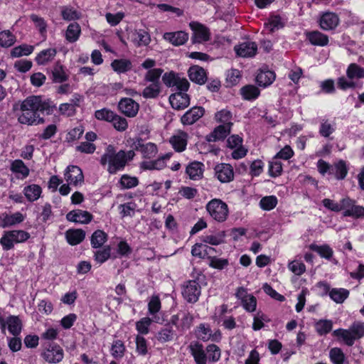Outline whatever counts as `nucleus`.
Masks as SVG:
<instances>
[{
  "mask_svg": "<svg viewBox=\"0 0 364 364\" xmlns=\"http://www.w3.org/2000/svg\"><path fill=\"white\" fill-rule=\"evenodd\" d=\"M215 119L217 122L223 124H232L230 120L232 119V113L227 109H223L218 112L215 115Z\"/></svg>",
  "mask_w": 364,
  "mask_h": 364,
  "instance_id": "0e129e2a",
  "label": "nucleus"
},
{
  "mask_svg": "<svg viewBox=\"0 0 364 364\" xmlns=\"http://www.w3.org/2000/svg\"><path fill=\"white\" fill-rule=\"evenodd\" d=\"M162 82L167 87H176V91H188L190 83L186 77L171 70L162 75Z\"/></svg>",
  "mask_w": 364,
  "mask_h": 364,
  "instance_id": "423d86ee",
  "label": "nucleus"
},
{
  "mask_svg": "<svg viewBox=\"0 0 364 364\" xmlns=\"http://www.w3.org/2000/svg\"><path fill=\"white\" fill-rule=\"evenodd\" d=\"M68 242L71 245L80 244L85 237V232L81 229L68 230L66 233Z\"/></svg>",
  "mask_w": 364,
  "mask_h": 364,
  "instance_id": "72a5a7b5",
  "label": "nucleus"
},
{
  "mask_svg": "<svg viewBox=\"0 0 364 364\" xmlns=\"http://www.w3.org/2000/svg\"><path fill=\"white\" fill-rule=\"evenodd\" d=\"M56 53L57 50L55 48L45 49L38 53L35 60L38 65H46L54 58Z\"/></svg>",
  "mask_w": 364,
  "mask_h": 364,
  "instance_id": "c9c22d12",
  "label": "nucleus"
},
{
  "mask_svg": "<svg viewBox=\"0 0 364 364\" xmlns=\"http://www.w3.org/2000/svg\"><path fill=\"white\" fill-rule=\"evenodd\" d=\"M235 53L242 58H252L257 52V45L253 41H246L235 47Z\"/></svg>",
  "mask_w": 364,
  "mask_h": 364,
  "instance_id": "4468645a",
  "label": "nucleus"
},
{
  "mask_svg": "<svg viewBox=\"0 0 364 364\" xmlns=\"http://www.w3.org/2000/svg\"><path fill=\"white\" fill-rule=\"evenodd\" d=\"M115 113L112 110L106 108L98 109L95 111V117L98 120L106 121L111 122L114 119Z\"/></svg>",
  "mask_w": 364,
  "mask_h": 364,
  "instance_id": "864d4df0",
  "label": "nucleus"
},
{
  "mask_svg": "<svg viewBox=\"0 0 364 364\" xmlns=\"http://www.w3.org/2000/svg\"><path fill=\"white\" fill-rule=\"evenodd\" d=\"M114 119L111 122L115 129L119 132H124L128 127V123L125 118L115 114Z\"/></svg>",
  "mask_w": 364,
  "mask_h": 364,
  "instance_id": "680f3d73",
  "label": "nucleus"
},
{
  "mask_svg": "<svg viewBox=\"0 0 364 364\" xmlns=\"http://www.w3.org/2000/svg\"><path fill=\"white\" fill-rule=\"evenodd\" d=\"M118 107L124 114L129 117H135L139 111L138 103L131 98L122 99L118 104Z\"/></svg>",
  "mask_w": 364,
  "mask_h": 364,
  "instance_id": "dca6fc26",
  "label": "nucleus"
},
{
  "mask_svg": "<svg viewBox=\"0 0 364 364\" xmlns=\"http://www.w3.org/2000/svg\"><path fill=\"white\" fill-rule=\"evenodd\" d=\"M190 26L198 38H200L203 41L209 40V30L204 25L198 22H191L190 23Z\"/></svg>",
  "mask_w": 364,
  "mask_h": 364,
  "instance_id": "58836bf2",
  "label": "nucleus"
},
{
  "mask_svg": "<svg viewBox=\"0 0 364 364\" xmlns=\"http://www.w3.org/2000/svg\"><path fill=\"white\" fill-rule=\"evenodd\" d=\"M282 172V164L281 161L275 159L269 161V173L272 177H277L281 175Z\"/></svg>",
  "mask_w": 364,
  "mask_h": 364,
  "instance_id": "e2e57ef3",
  "label": "nucleus"
},
{
  "mask_svg": "<svg viewBox=\"0 0 364 364\" xmlns=\"http://www.w3.org/2000/svg\"><path fill=\"white\" fill-rule=\"evenodd\" d=\"M34 47L28 44H21L14 47L11 50V56L12 58H20L23 55H29L33 52Z\"/></svg>",
  "mask_w": 364,
  "mask_h": 364,
  "instance_id": "a19ab883",
  "label": "nucleus"
},
{
  "mask_svg": "<svg viewBox=\"0 0 364 364\" xmlns=\"http://www.w3.org/2000/svg\"><path fill=\"white\" fill-rule=\"evenodd\" d=\"M215 176L221 183H228L234 178V171L229 164H217L214 168Z\"/></svg>",
  "mask_w": 364,
  "mask_h": 364,
  "instance_id": "f8f14e48",
  "label": "nucleus"
},
{
  "mask_svg": "<svg viewBox=\"0 0 364 364\" xmlns=\"http://www.w3.org/2000/svg\"><path fill=\"white\" fill-rule=\"evenodd\" d=\"M30 18L34 23L36 27L38 28L40 33L45 36L47 31V23L44 18L34 14L30 16Z\"/></svg>",
  "mask_w": 364,
  "mask_h": 364,
  "instance_id": "4d7b16f0",
  "label": "nucleus"
},
{
  "mask_svg": "<svg viewBox=\"0 0 364 364\" xmlns=\"http://www.w3.org/2000/svg\"><path fill=\"white\" fill-rule=\"evenodd\" d=\"M55 108V105L50 100H43L41 96H31L21 103L16 113L18 122L28 126L43 124L44 119L39 117L38 112L50 114Z\"/></svg>",
  "mask_w": 364,
  "mask_h": 364,
  "instance_id": "f257e3e1",
  "label": "nucleus"
},
{
  "mask_svg": "<svg viewBox=\"0 0 364 364\" xmlns=\"http://www.w3.org/2000/svg\"><path fill=\"white\" fill-rule=\"evenodd\" d=\"M139 181L136 177H131L127 175H123L120 179V184L124 188H132L136 186Z\"/></svg>",
  "mask_w": 364,
  "mask_h": 364,
  "instance_id": "774afa93",
  "label": "nucleus"
},
{
  "mask_svg": "<svg viewBox=\"0 0 364 364\" xmlns=\"http://www.w3.org/2000/svg\"><path fill=\"white\" fill-rule=\"evenodd\" d=\"M206 210L213 219L220 223L226 220L229 213L228 205L217 198L212 199L207 203Z\"/></svg>",
  "mask_w": 364,
  "mask_h": 364,
  "instance_id": "39448f33",
  "label": "nucleus"
},
{
  "mask_svg": "<svg viewBox=\"0 0 364 364\" xmlns=\"http://www.w3.org/2000/svg\"><path fill=\"white\" fill-rule=\"evenodd\" d=\"M80 33L81 28L80 25L76 22L71 23L67 28L65 32V38L68 42L74 43L78 40Z\"/></svg>",
  "mask_w": 364,
  "mask_h": 364,
  "instance_id": "e433bc0d",
  "label": "nucleus"
},
{
  "mask_svg": "<svg viewBox=\"0 0 364 364\" xmlns=\"http://www.w3.org/2000/svg\"><path fill=\"white\" fill-rule=\"evenodd\" d=\"M11 171L18 174V178H26L29 175V168L25 165L23 161L20 159H16L11 162Z\"/></svg>",
  "mask_w": 364,
  "mask_h": 364,
  "instance_id": "2f4dec72",
  "label": "nucleus"
},
{
  "mask_svg": "<svg viewBox=\"0 0 364 364\" xmlns=\"http://www.w3.org/2000/svg\"><path fill=\"white\" fill-rule=\"evenodd\" d=\"M306 37L309 43L315 46L323 47L329 43L328 36L318 31L306 32Z\"/></svg>",
  "mask_w": 364,
  "mask_h": 364,
  "instance_id": "4be33fe9",
  "label": "nucleus"
},
{
  "mask_svg": "<svg viewBox=\"0 0 364 364\" xmlns=\"http://www.w3.org/2000/svg\"><path fill=\"white\" fill-rule=\"evenodd\" d=\"M134 35L133 42L138 47L148 46L151 41L150 35L145 30L136 31Z\"/></svg>",
  "mask_w": 364,
  "mask_h": 364,
  "instance_id": "ea45409f",
  "label": "nucleus"
},
{
  "mask_svg": "<svg viewBox=\"0 0 364 364\" xmlns=\"http://www.w3.org/2000/svg\"><path fill=\"white\" fill-rule=\"evenodd\" d=\"M335 131V128L329 123L328 119H323L321 123L319 134L323 137H328Z\"/></svg>",
  "mask_w": 364,
  "mask_h": 364,
  "instance_id": "69168bd1",
  "label": "nucleus"
},
{
  "mask_svg": "<svg viewBox=\"0 0 364 364\" xmlns=\"http://www.w3.org/2000/svg\"><path fill=\"white\" fill-rule=\"evenodd\" d=\"M277 204V198L274 196H265L259 201V205L264 210H272Z\"/></svg>",
  "mask_w": 364,
  "mask_h": 364,
  "instance_id": "5fc2aeb1",
  "label": "nucleus"
},
{
  "mask_svg": "<svg viewBox=\"0 0 364 364\" xmlns=\"http://www.w3.org/2000/svg\"><path fill=\"white\" fill-rule=\"evenodd\" d=\"M346 75L348 80L344 76L338 78L337 87L338 89L346 90L355 88V82L353 80L364 78V68L355 63H350L346 70Z\"/></svg>",
  "mask_w": 364,
  "mask_h": 364,
  "instance_id": "f03ea898",
  "label": "nucleus"
},
{
  "mask_svg": "<svg viewBox=\"0 0 364 364\" xmlns=\"http://www.w3.org/2000/svg\"><path fill=\"white\" fill-rule=\"evenodd\" d=\"M130 141H132L131 147L136 151H139L144 158L152 159L157 154L158 149L155 144L151 142L144 144L141 137L131 139Z\"/></svg>",
  "mask_w": 364,
  "mask_h": 364,
  "instance_id": "0eeeda50",
  "label": "nucleus"
},
{
  "mask_svg": "<svg viewBox=\"0 0 364 364\" xmlns=\"http://www.w3.org/2000/svg\"><path fill=\"white\" fill-rule=\"evenodd\" d=\"M65 179L71 185L77 186L83 182L84 176L82 170L77 166H69L65 172Z\"/></svg>",
  "mask_w": 364,
  "mask_h": 364,
  "instance_id": "6ab92c4d",
  "label": "nucleus"
},
{
  "mask_svg": "<svg viewBox=\"0 0 364 364\" xmlns=\"http://www.w3.org/2000/svg\"><path fill=\"white\" fill-rule=\"evenodd\" d=\"M241 78V74L237 69H231L228 70L226 76V86L232 87L236 85Z\"/></svg>",
  "mask_w": 364,
  "mask_h": 364,
  "instance_id": "3c124183",
  "label": "nucleus"
},
{
  "mask_svg": "<svg viewBox=\"0 0 364 364\" xmlns=\"http://www.w3.org/2000/svg\"><path fill=\"white\" fill-rule=\"evenodd\" d=\"M331 360L334 364H343L345 355L342 350L339 348H333L329 352Z\"/></svg>",
  "mask_w": 364,
  "mask_h": 364,
  "instance_id": "bf43d9fd",
  "label": "nucleus"
},
{
  "mask_svg": "<svg viewBox=\"0 0 364 364\" xmlns=\"http://www.w3.org/2000/svg\"><path fill=\"white\" fill-rule=\"evenodd\" d=\"M188 134L184 132H179L170 139V143L177 151H183L187 145Z\"/></svg>",
  "mask_w": 364,
  "mask_h": 364,
  "instance_id": "7c9ffc66",
  "label": "nucleus"
},
{
  "mask_svg": "<svg viewBox=\"0 0 364 364\" xmlns=\"http://www.w3.org/2000/svg\"><path fill=\"white\" fill-rule=\"evenodd\" d=\"M33 63L31 60L22 59L16 60L14 63V68L18 72L25 73L31 70Z\"/></svg>",
  "mask_w": 364,
  "mask_h": 364,
  "instance_id": "338daca9",
  "label": "nucleus"
},
{
  "mask_svg": "<svg viewBox=\"0 0 364 364\" xmlns=\"http://www.w3.org/2000/svg\"><path fill=\"white\" fill-rule=\"evenodd\" d=\"M164 37L175 46H182L188 40V34L183 31L168 32L164 34Z\"/></svg>",
  "mask_w": 364,
  "mask_h": 364,
  "instance_id": "c85d7f7f",
  "label": "nucleus"
},
{
  "mask_svg": "<svg viewBox=\"0 0 364 364\" xmlns=\"http://www.w3.org/2000/svg\"><path fill=\"white\" fill-rule=\"evenodd\" d=\"M112 164L108 166V171L109 173H115L117 171L122 169L126 164V155L125 151L123 150L119 151L117 154L115 151L112 156Z\"/></svg>",
  "mask_w": 364,
  "mask_h": 364,
  "instance_id": "5701e85b",
  "label": "nucleus"
},
{
  "mask_svg": "<svg viewBox=\"0 0 364 364\" xmlns=\"http://www.w3.org/2000/svg\"><path fill=\"white\" fill-rule=\"evenodd\" d=\"M171 107L175 109H183L189 105L190 97L186 92H173L169 97Z\"/></svg>",
  "mask_w": 364,
  "mask_h": 364,
  "instance_id": "a211bd4d",
  "label": "nucleus"
},
{
  "mask_svg": "<svg viewBox=\"0 0 364 364\" xmlns=\"http://www.w3.org/2000/svg\"><path fill=\"white\" fill-rule=\"evenodd\" d=\"M310 249L314 252H316L321 257L329 259L333 256V250L328 245H311Z\"/></svg>",
  "mask_w": 364,
  "mask_h": 364,
  "instance_id": "a18cd8bd",
  "label": "nucleus"
},
{
  "mask_svg": "<svg viewBox=\"0 0 364 364\" xmlns=\"http://www.w3.org/2000/svg\"><path fill=\"white\" fill-rule=\"evenodd\" d=\"M208 359L210 362H217L220 358V349L215 344L208 345L206 347Z\"/></svg>",
  "mask_w": 364,
  "mask_h": 364,
  "instance_id": "6e6d98bb",
  "label": "nucleus"
},
{
  "mask_svg": "<svg viewBox=\"0 0 364 364\" xmlns=\"http://www.w3.org/2000/svg\"><path fill=\"white\" fill-rule=\"evenodd\" d=\"M124 351L125 347L122 341L117 340L113 342L111 348V353L114 358H122L124 356Z\"/></svg>",
  "mask_w": 364,
  "mask_h": 364,
  "instance_id": "603ef678",
  "label": "nucleus"
},
{
  "mask_svg": "<svg viewBox=\"0 0 364 364\" xmlns=\"http://www.w3.org/2000/svg\"><path fill=\"white\" fill-rule=\"evenodd\" d=\"M30 237V234L24 230H14L6 231L0 239V243L4 250H11L14 243L26 242Z\"/></svg>",
  "mask_w": 364,
  "mask_h": 364,
  "instance_id": "20e7f679",
  "label": "nucleus"
},
{
  "mask_svg": "<svg viewBox=\"0 0 364 364\" xmlns=\"http://www.w3.org/2000/svg\"><path fill=\"white\" fill-rule=\"evenodd\" d=\"M339 23L340 18L338 16L333 12H324L319 18V26L323 31L334 30Z\"/></svg>",
  "mask_w": 364,
  "mask_h": 364,
  "instance_id": "9b49d317",
  "label": "nucleus"
},
{
  "mask_svg": "<svg viewBox=\"0 0 364 364\" xmlns=\"http://www.w3.org/2000/svg\"><path fill=\"white\" fill-rule=\"evenodd\" d=\"M24 216L20 212L9 215L3 213L0 215V227L5 228L22 223L24 220Z\"/></svg>",
  "mask_w": 364,
  "mask_h": 364,
  "instance_id": "b1692460",
  "label": "nucleus"
},
{
  "mask_svg": "<svg viewBox=\"0 0 364 364\" xmlns=\"http://www.w3.org/2000/svg\"><path fill=\"white\" fill-rule=\"evenodd\" d=\"M16 41V36L9 30L0 32V46L2 48H9L12 46Z\"/></svg>",
  "mask_w": 364,
  "mask_h": 364,
  "instance_id": "37998d69",
  "label": "nucleus"
},
{
  "mask_svg": "<svg viewBox=\"0 0 364 364\" xmlns=\"http://www.w3.org/2000/svg\"><path fill=\"white\" fill-rule=\"evenodd\" d=\"M41 355L49 363H58L63 360L64 353L60 346L48 343L44 344V350Z\"/></svg>",
  "mask_w": 364,
  "mask_h": 364,
  "instance_id": "6e6552de",
  "label": "nucleus"
},
{
  "mask_svg": "<svg viewBox=\"0 0 364 364\" xmlns=\"http://www.w3.org/2000/svg\"><path fill=\"white\" fill-rule=\"evenodd\" d=\"M164 70L162 68H152L147 71L145 75V80L157 85L159 83V79Z\"/></svg>",
  "mask_w": 364,
  "mask_h": 364,
  "instance_id": "8fccbe9b",
  "label": "nucleus"
},
{
  "mask_svg": "<svg viewBox=\"0 0 364 364\" xmlns=\"http://www.w3.org/2000/svg\"><path fill=\"white\" fill-rule=\"evenodd\" d=\"M342 210H344L343 215L355 218L364 217V207L355 205V201L349 198L341 200Z\"/></svg>",
  "mask_w": 364,
  "mask_h": 364,
  "instance_id": "9d476101",
  "label": "nucleus"
},
{
  "mask_svg": "<svg viewBox=\"0 0 364 364\" xmlns=\"http://www.w3.org/2000/svg\"><path fill=\"white\" fill-rule=\"evenodd\" d=\"M318 285L323 287L326 292L329 291V296L331 299L338 304L343 303L349 295V291L343 288H335L330 290V287L326 283L320 282L318 283Z\"/></svg>",
  "mask_w": 364,
  "mask_h": 364,
  "instance_id": "aec40b11",
  "label": "nucleus"
},
{
  "mask_svg": "<svg viewBox=\"0 0 364 364\" xmlns=\"http://www.w3.org/2000/svg\"><path fill=\"white\" fill-rule=\"evenodd\" d=\"M82 97L80 95L75 94L70 102L61 104L59 107V111L61 114L70 117L75 112L76 107L80 105Z\"/></svg>",
  "mask_w": 364,
  "mask_h": 364,
  "instance_id": "a878e982",
  "label": "nucleus"
},
{
  "mask_svg": "<svg viewBox=\"0 0 364 364\" xmlns=\"http://www.w3.org/2000/svg\"><path fill=\"white\" fill-rule=\"evenodd\" d=\"M216 252L215 248L204 243H197L194 245L191 250V254L194 257L201 259L208 258L211 259Z\"/></svg>",
  "mask_w": 364,
  "mask_h": 364,
  "instance_id": "2eb2a0df",
  "label": "nucleus"
},
{
  "mask_svg": "<svg viewBox=\"0 0 364 364\" xmlns=\"http://www.w3.org/2000/svg\"><path fill=\"white\" fill-rule=\"evenodd\" d=\"M42 193L40 186L32 184L26 186L23 188V193L28 201L33 202L38 200Z\"/></svg>",
  "mask_w": 364,
  "mask_h": 364,
  "instance_id": "4c0bfd02",
  "label": "nucleus"
},
{
  "mask_svg": "<svg viewBox=\"0 0 364 364\" xmlns=\"http://www.w3.org/2000/svg\"><path fill=\"white\" fill-rule=\"evenodd\" d=\"M196 364H207L208 356L203 346L198 341H193L188 346Z\"/></svg>",
  "mask_w": 364,
  "mask_h": 364,
  "instance_id": "ddd939ff",
  "label": "nucleus"
},
{
  "mask_svg": "<svg viewBox=\"0 0 364 364\" xmlns=\"http://www.w3.org/2000/svg\"><path fill=\"white\" fill-rule=\"evenodd\" d=\"M204 114V109L200 107H195L187 111L181 119L183 124L191 125L198 121Z\"/></svg>",
  "mask_w": 364,
  "mask_h": 364,
  "instance_id": "393cba45",
  "label": "nucleus"
},
{
  "mask_svg": "<svg viewBox=\"0 0 364 364\" xmlns=\"http://www.w3.org/2000/svg\"><path fill=\"white\" fill-rule=\"evenodd\" d=\"M331 172L335 173L337 179H343L348 173L345 162L340 161L336 164L334 167L332 166Z\"/></svg>",
  "mask_w": 364,
  "mask_h": 364,
  "instance_id": "13d9d810",
  "label": "nucleus"
},
{
  "mask_svg": "<svg viewBox=\"0 0 364 364\" xmlns=\"http://www.w3.org/2000/svg\"><path fill=\"white\" fill-rule=\"evenodd\" d=\"M232 125V124H227L218 126L213 132L207 135V141L214 142L225 139L230 134Z\"/></svg>",
  "mask_w": 364,
  "mask_h": 364,
  "instance_id": "412c9836",
  "label": "nucleus"
},
{
  "mask_svg": "<svg viewBox=\"0 0 364 364\" xmlns=\"http://www.w3.org/2000/svg\"><path fill=\"white\" fill-rule=\"evenodd\" d=\"M276 75L271 70H261L256 76L255 81L258 86L263 88L270 85L275 80Z\"/></svg>",
  "mask_w": 364,
  "mask_h": 364,
  "instance_id": "c756f323",
  "label": "nucleus"
},
{
  "mask_svg": "<svg viewBox=\"0 0 364 364\" xmlns=\"http://www.w3.org/2000/svg\"><path fill=\"white\" fill-rule=\"evenodd\" d=\"M333 335L342 338L347 346H352L355 340L364 336V325L360 322H354L349 329L339 328L335 330Z\"/></svg>",
  "mask_w": 364,
  "mask_h": 364,
  "instance_id": "7ed1b4c3",
  "label": "nucleus"
},
{
  "mask_svg": "<svg viewBox=\"0 0 364 364\" xmlns=\"http://www.w3.org/2000/svg\"><path fill=\"white\" fill-rule=\"evenodd\" d=\"M112 70L118 74L125 73L132 68V64L129 59H115L111 63Z\"/></svg>",
  "mask_w": 364,
  "mask_h": 364,
  "instance_id": "473e14b6",
  "label": "nucleus"
},
{
  "mask_svg": "<svg viewBox=\"0 0 364 364\" xmlns=\"http://www.w3.org/2000/svg\"><path fill=\"white\" fill-rule=\"evenodd\" d=\"M225 233L224 231L218 232L213 235H205L202 237V242L205 244H210L212 245H218L224 242Z\"/></svg>",
  "mask_w": 364,
  "mask_h": 364,
  "instance_id": "49530a36",
  "label": "nucleus"
},
{
  "mask_svg": "<svg viewBox=\"0 0 364 364\" xmlns=\"http://www.w3.org/2000/svg\"><path fill=\"white\" fill-rule=\"evenodd\" d=\"M204 165L199 161H193L190 163L186 168V173L189 178L193 181H198L203 178Z\"/></svg>",
  "mask_w": 364,
  "mask_h": 364,
  "instance_id": "bb28decb",
  "label": "nucleus"
},
{
  "mask_svg": "<svg viewBox=\"0 0 364 364\" xmlns=\"http://www.w3.org/2000/svg\"><path fill=\"white\" fill-rule=\"evenodd\" d=\"M200 293L201 287L196 280L188 281L183 286V296L189 303H196Z\"/></svg>",
  "mask_w": 364,
  "mask_h": 364,
  "instance_id": "1a4fd4ad",
  "label": "nucleus"
},
{
  "mask_svg": "<svg viewBox=\"0 0 364 364\" xmlns=\"http://www.w3.org/2000/svg\"><path fill=\"white\" fill-rule=\"evenodd\" d=\"M68 77L65 73L63 66L60 63H56L52 70V80L54 82L61 83L65 82Z\"/></svg>",
  "mask_w": 364,
  "mask_h": 364,
  "instance_id": "79ce46f5",
  "label": "nucleus"
},
{
  "mask_svg": "<svg viewBox=\"0 0 364 364\" xmlns=\"http://www.w3.org/2000/svg\"><path fill=\"white\" fill-rule=\"evenodd\" d=\"M188 75L193 82L200 85H204L208 80L206 70L199 65L191 66Z\"/></svg>",
  "mask_w": 364,
  "mask_h": 364,
  "instance_id": "f3484780",
  "label": "nucleus"
},
{
  "mask_svg": "<svg viewBox=\"0 0 364 364\" xmlns=\"http://www.w3.org/2000/svg\"><path fill=\"white\" fill-rule=\"evenodd\" d=\"M66 218L69 221L85 224L91 221L92 215L87 211L76 210L70 211L67 214Z\"/></svg>",
  "mask_w": 364,
  "mask_h": 364,
  "instance_id": "cd10ccee",
  "label": "nucleus"
},
{
  "mask_svg": "<svg viewBox=\"0 0 364 364\" xmlns=\"http://www.w3.org/2000/svg\"><path fill=\"white\" fill-rule=\"evenodd\" d=\"M332 327L333 323L330 320H319L315 325L316 332L321 336L329 333L332 330Z\"/></svg>",
  "mask_w": 364,
  "mask_h": 364,
  "instance_id": "09e8293b",
  "label": "nucleus"
},
{
  "mask_svg": "<svg viewBox=\"0 0 364 364\" xmlns=\"http://www.w3.org/2000/svg\"><path fill=\"white\" fill-rule=\"evenodd\" d=\"M111 255V247L109 245L105 246L102 250H97L95 252L94 257L95 260L99 263L102 264L106 262Z\"/></svg>",
  "mask_w": 364,
  "mask_h": 364,
  "instance_id": "de8ad7c7",
  "label": "nucleus"
},
{
  "mask_svg": "<svg viewBox=\"0 0 364 364\" xmlns=\"http://www.w3.org/2000/svg\"><path fill=\"white\" fill-rule=\"evenodd\" d=\"M8 330L14 336H18L22 330V322L17 316H9L6 318Z\"/></svg>",
  "mask_w": 364,
  "mask_h": 364,
  "instance_id": "f704fd0d",
  "label": "nucleus"
},
{
  "mask_svg": "<svg viewBox=\"0 0 364 364\" xmlns=\"http://www.w3.org/2000/svg\"><path fill=\"white\" fill-rule=\"evenodd\" d=\"M107 234L100 230H97L93 232L91 237V245L93 248H99L102 247L107 241Z\"/></svg>",
  "mask_w": 364,
  "mask_h": 364,
  "instance_id": "c03bdc74",
  "label": "nucleus"
},
{
  "mask_svg": "<svg viewBox=\"0 0 364 364\" xmlns=\"http://www.w3.org/2000/svg\"><path fill=\"white\" fill-rule=\"evenodd\" d=\"M173 337V331L171 327L166 326L159 331L157 334V339L159 341L165 343L171 341Z\"/></svg>",
  "mask_w": 364,
  "mask_h": 364,
  "instance_id": "052dcab7",
  "label": "nucleus"
}]
</instances>
